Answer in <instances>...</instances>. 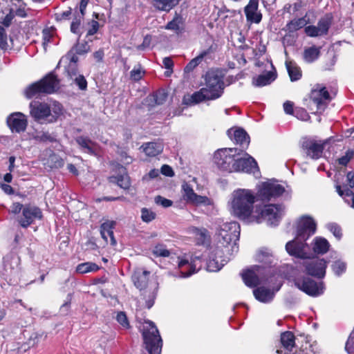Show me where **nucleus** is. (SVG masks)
Listing matches in <instances>:
<instances>
[{"label": "nucleus", "instance_id": "46", "mask_svg": "<svg viewBox=\"0 0 354 354\" xmlns=\"http://www.w3.org/2000/svg\"><path fill=\"white\" fill-rule=\"evenodd\" d=\"M83 18L81 15H76L71 24V31L79 37L81 35L80 26Z\"/></svg>", "mask_w": 354, "mask_h": 354}, {"label": "nucleus", "instance_id": "60", "mask_svg": "<svg viewBox=\"0 0 354 354\" xmlns=\"http://www.w3.org/2000/svg\"><path fill=\"white\" fill-rule=\"evenodd\" d=\"M345 348L348 354H354V329L346 343Z\"/></svg>", "mask_w": 354, "mask_h": 354}, {"label": "nucleus", "instance_id": "5", "mask_svg": "<svg viewBox=\"0 0 354 354\" xmlns=\"http://www.w3.org/2000/svg\"><path fill=\"white\" fill-rule=\"evenodd\" d=\"M149 271L141 269L136 270L132 275L133 284L141 292L148 308L153 306L158 289V283L156 280L149 281Z\"/></svg>", "mask_w": 354, "mask_h": 354}, {"label": "nucleus", "instance_id": "30", "mask_svg": "<svg viewBox=\"0 0 354 354\" xmlns=\"http://www.w3.org/2000/svg\"><path fill=\"white\" fill-rule=\"evenodd\" d=\"M140 148L147 156L154 157L162 151L163 145L160 142H151L144 143Z\"/></svg>", "mask_w": 354, "mask_h": 354}, {"label": "nucleus", "instance_id": "17", "mask_svg": "<svg viewBox=\"0 0 354 354\" xmlns=\"http://www.w3.org/2000/svg\"><path fill=\"white\" fill-rule=\"evenodd\" d=\"M6 123L12 133H20L26 130L28 120L25 114L21 112H14L8 116Z\"/></svg>", "mask_w": 354, "mask_h": 354}, {"label": "nucleus", "instance_id": "36", "mask_svg": "<svg viewBox=\"0 0 354 354\" xmlns=\"http://www.w3.org/2000/svg\"><path fill=\"white\" fill-rule=\"evenodd\" d=\"M100 269V267L96 263L91 261L80 263L75 268V272L80 274H84L89 272H96Z\"/></svg>", "mask_w": 354, "mask_h": 354}, {"label": "nucleus", "instance_id": "43", "mask_svg": "<svg viewBox=\"0 0 354 354\" xmlns=\"http://www.w3.org/2000/svg\"><path fill=\"white\" fill-rule=\"evenodd\" d=\"M156 257H167L170 255V251L167 249L165 245L162 243L156 244L152 250Z\"/></svg>", "mask_w": 354, "mask_h": 354}, {"label": "nucleus", "instance_id": "15", "mask_svg": "<svg viewBox=\"0 0 354 354\" xmlns=\"http://www.w3.org/2000/svg\"><path fill=\"white\" fill-rule=\"evenodd\" d=\"M225 249L217 246L212 252L207 262V270L209 272H217L227 263L229 258L225 255Z\"/></svg>", "mask_w": 354, "mask_h": 354}, {"label": "nucleus", "instance_id": "58", "mask_svg": "<svg viewBox=\"0 0 354 354\" xmlns=\"http://www.w3.org/2000/svg\"><path fill=\"white\" fill-rule=\"evenodd\" d=\"M88 26H89V27H88V29L87 30V34H86L87 37L89 36H92V35H95V33H97L99 30V28H100L99 22L95 20H91L88 23Z\"/></svg>", "mask_w": 354, "mask_h": 354}, {"label": "nucleus", "instance_id": "31", "mask_svg": "<svg viewBox=\"0 0 354 354\" xmlns=\"http://www.w3.org/2000/svg\"><path fill=\"white\" fill-rule=\"evenodd\" d=\"M313 250L317 254H326L330 248V243L324 237L317 236L313 241Z\"/></svg>", "mask_w": 354, "mask_h": 354}, {"label": "nucleus", "instance_id": "56", "mask_svg": "<svg viewBox=\"0 0 354 354\" xmlns=\"http://www.w3.org/2000/svg\"><path fill=\"white\" fill-rule=\"evenodd\" d=\"M66 72L68 75V77L73 80L76 77H77L79 75L78 70H77V64L74 63H69L67 68H66Z\"/></svg>", "mask_w": 354, "mask_h": 354}, {"label": "nucleus", "instance_id": "4", "mask_svg": "<svg viewBox=\"0 0 354 354\" xmlns=\"http://www.w3.org/2000/svg\"><path fill=\"white\" fill-rule=\"evenodd\" d=\"M254 193L247 189H237L232 194L230 208L232 214L241 219H248L253 211L256 201Z\"/></svg>", "mask_w": 354, "mask_h": 354}, {"label": "nucleus", "instance_id": "32", "mask_svg": "<svg viewBox=\"0 0 354 354\" xmlns=\"http://www.w3.org/2000/svg\"><path fill=\"white\" fill-rule=\"evenodd\" d=\"M181 0H153V6L159 11L169 12L178 6Z\"/></svg>", "mask_w": 354, "mask_h": 354}, {"label": "nucleus", "instance_id": "1", "mask_svg": "<svg viewBox=\"0 0 354 354\" xmlns=\"http://www.w3.org/2000/svg\"><path fill=\"white\" fill-rule=\"evenodd\" d=\"M317 230L315 221L310 216H302L297 222V236L288 242L286 250L288 253L297 258H305L308 245L306 241L313 236Z\"/></svg>", "mask_w": 354, "mask_h": 354}, {"label": "nucleus", "instance_id": "50", "mask_svg": "<svg viewBox=\"0 0 354 354\" xmlns=\"http://www.w3.org/2000/svg\"><path fill=\"white\" fill-rule=\"evenodd\" d=\"M55 35V32L53 30L46 28L42 31V37H43V45L44 48L48 45V44L53 41V39Z\"/></svg>", "mask_w": 354, "mask_h": 354}, {"label": "nucleus", "instance_id": "11", "mask_svg": "<svg viewBox=\"0 0 354 354\" xmlns=\"http://www.w3.org/2000/svg\"><path fill=\"white\" fill-rule=\"evenodd\" d=\"M234 172H245L257 175L259 174V169L257 162L252 156L242 150L238 149Z\"/></svg>", "mask_w": 354, "mask_h": 354}, {"label": "nucleus", "instance_id": "41", "mask_svg": "<svg viewBox=\"0 0 354 354\" xmlns=\"http://www.w3.org/2000/svg\"><path fill=\"white\" fill-rule=\"evenodd\" d=\"M335 187L339 195L343 197L346 202H347L349 204L350 200L351 201V207H354V193L349 189L342 190L341 189V186L339 185H337Z\"/></svg>", "mask_w": 354, "mask_h": 354}, {"label": "nucleus", "instance_id": "57", "mask_svg": "<svg viewBox=\"0 0 354 354\" xmlns=\"http://www.w3.org/2000/svg\"><path fill=\"white\" fill-rule=\"evenodd\" d=\"M8 45V35L5 28L0 26V48L1 49H7Z\"/></svg>", "mask_w": 354, "mask_h": 354}, {"label": "nucleus", "instance_id": "62", "mask_svg": "<svg viewBox=\"0 0 354 354\" xmlns=\"http://www.w3.org/2000/svg\"><path fill=\"white\" fill-rule=\"evenodd\" d=\"M75 84L78 86L80 89L85 90L87 87V82L82 75H79L73 79Z\"/></svg>", "mask_w": 354, "mask_h": 354}, {"label": "nucleus", "instance_id": "38", "mask_svg": "<svg viewBox=\"0 0 354 354\" xmlns=\"http://www.w3.org/2000/svg\"><path fill=\"white\" fill-rule=\"evenodd\" d=\"M319 352L316 343L306 342L299 348V351H295V354H317Z\"/></svg>", "mask_w": 354, "mask_h": 354}, {"label": "nucleus", "instance_id": "47", "mask_svg": "<svg viewBox=\"0 0 354 354\" xmlns=\"http://www.w3.org/2000/svg\"><path fill=\"white\" fill-rule=\"evenodd\" d=\"M156 217V214L152 210L143 207L141 209V218L145 223H149L153 221Z\"/></svg>", "mask_w": 354, "mask_h": 354}, {"label": "nucleus", "instance_id": "29", "mask_svg": "<svg viewBox=\"0 0 354 354\" xmlns=\"http://www.w3.org/2000/svg\"><path fill=\"white\" fill-rule=\"evenodd\" d=\"M115 225L114 221H106L103 223L100 226V234L102 237L107 243L109 238L110 239L111 244H115V240L113 235V229Z\"/></svg>", "mask_w": 354, "mask_h": 354}, {"label": "nucleus", "instance_id": "51", "mask_svg": "<svg viewBox=\"0 0 354 354\" xmlns=\"http://www.w3.org/2000/svg\"><path fill=\"white\" fill-rule=\"evenodd\" d=\"M326 227L338 240L341 239L342 236V229L337 224L330 223L327 224Z\"/></svg>", "mask_w": 354, "mask_h": 354}, {"label": "nucleus", "instance_id": "54", "mask_svg": "<svg viewBox=\"0 0 354 354\" xmlns=\"http://www.w3.org/2000/svg\"><path fill=\"white\" fill-rule=\"evenodd\" d=\"M77 54L83 55L90 50V46L86 41L77 44L73 49Z\"/></svg>", "mask_w": 354, "mask_h": 354}, {"label": "nucleus", "instance_id": "63", "mask_svg": "<svg viewBox=\"0 0 354 354\" xmlns=\"http://www.w3.org/2000/svg\"><path fill=\"white\" fill-rule=\"evenodd\" d=\"M24 205L19 202H15L12 204L10 209V212L13 214H18L21 211H23Z\"/></svg>", "mask_w": 354, "mask_h": 354}, {"label": "nucleus", "instance_id": "44", "mask_svg": "<svg viewBox=\"0 0 354 354\" xmlns=\"http://www.w3.org/2000/svg\"><path fill=\"white\" fill-rule=\"evenodd\" d=\"M194 232L199 243L203 244L208 240L209 235L208 231L205 228H194Z\"/></svg>", "mask_w": 354, "mask_h": 354}, {"label": "nucleus", "instance_id": "34", "mask_svg": "<svg viewBox=\"0 0 354 354\" xmlns=\"http://www.w3.org/2000/svg\"><path fill=\"white\" fill-rule=\"evenodd\" d=\"M255 298L261 302H270L274 297V293L263 287L257 288L253 290Z\"/></svg>", "mask_w": 354, "mask_h": 354}, {"label": "nucleus", "instance_id": "7", "mask_svg": "<svg viewBox=\"0 0 354 354\" xmlns=\"http://www.w3.org/2000/svg\"><path fill=\"white\" fill-rule=\"evenodd\" d=\"M142 336L147 353L144 354H160L162 340L159 331L151 321H147L143 326Z\"/></svg>", "mask_w": 354, "mask_h": 354}, {"label": "nucleus", "instance_id": "6", "mask_svg": "<svg viewBox=\"0 0 354 354\" xmlns=\"http://www.w3.org/2000/svg\"><path fill=\"white\" fill-rule=\"evenodd\" d=\"M59 88V80L53 73L41 80L29 85L24 91V95L31 99L41 94H52Z\"/></svg>", "mask_w": 354, "mask_h": 354}, {"label": "nucleus", "instance_id": "12", "mask_svg": "<svg viewBox=\"0 0 354 354\" xmlns=\"http://www.w3.org/2000/svg\"><path fill=\"white\" fill-rule=\"evenodd\" d=\"M294 283L298 289L312 297H317L324 292L323 283H317L308 277H295Z\"/></svg>", "mask_w": 354, "mask_h": 354}, {"label": "nucleus", "instance_id": "53", "mask_svg": "<svg viewBox=\"0 0 354 354\" xmlns=\"http://www.w3.org/2000/svg\"><path fill=\"white\" fill-rule=\"evenodd\" d=\"M14 17V10L13 9H10L8 13H7L4 17H0V23L6 27H9Z\"/></svg>", "mask_w": 354, "mask_h": 354}, {"label": "nucleus", "instance_id": "16", "mask_svg": "<svg viewBox=\"0 0 354 354\" xmlns=\"http://www.w3.org/2000/svg\"><path fill=\"white\" fill-rule=\"evenodd\" d=\"M42 217V212L39 207L27 204L25 205L23 208L22 216L19 220V223L22 227L27 228L32 224L35 220H40Z\"/></svg>", "mask_w": 354, "mask_h": 354}, {"label": "nucleus", "instance_id": "25", "mask_svg": "<svg viewBox=\"0 0 354 354\" xmlns=\"http://www.w3.org/2000/svg\"><path fill=\"white\" fill-rule=\"evenodd\" d=\"M244 12L248 21L259 24L261 21L262 15L259 10L258 0H250L245 7Z\"/></svg>", "mask_w": 354, "mask_h": 354}, {"label": "nucleus", "instance_id": "35", "mask_svg": "<svg viewBox=\"0 0 354 354\" xmlns=\"http://www.w3.org/2000/svg\"><path fill=\"white\" fill-rule=\"evenodd\" d=\"M308 23L309 21L308 19H306V17L294 19L286 24V30L290 32H294L301 29L302 28H305Z\"/></svg>", "mask_w": 354, "mask_h": 354}, {"label": "nucleus", "instance_id": "52", "mask_svg": "<svg viewBox=\"0 0 354 354\" xmlns=\"http://www.w3.org/2000/svg\"><path fill=\"white\" fill-rule=\"evenodd\" d=\"M292 115H294L297 119L302 121H308L310 118L309 114L304 108L295 109V112Z\"/></svg>", "mask_w": 354, "mask_h": 354}, {"label": "nucleus", "instance_id": "22", "mask_svg": "<svg viewBox=\"0 0 354 354\" xmlns=\"http://www.w3.org/2000/svg\"><path fill=\"white\" fill-rule=\"evenodd\" d=\"M281 348L277 350V354H295L293 349L295 348V338L290 331H286L281 335Z\"/></svg>", "mask_w": 354, "mask_h": 354}, {"label": "nucleus", "instance_id": "37", "mask_svg": "<svg viewBox=\"0 0 354 354\" xmlns=\"http://www.w3.org/2000/svg\"><path fill=\"white\" fill-rule=\"evenodd\" d=\"M320 47L315 46L307 48L304 51V59L308 63L313 62L318 59L320 55Z\"/></svg>", "mask_w": 354, "mask_h": 354}, {"label": "nucleus", "instance_id": "49", "mask_svg": "<svg viewBox=\"0 0 354 354\" xmlns=\"http://www.w3.org/2000/svg\"><path fill=\"white\" fill-rule=\"evenodd\" d=\"M207 54L206 51L201 53L199 55L192 59L185 67L186 71H191L196 68Z\"/></svg>", "mask_w": 354, "mask_h": 354}, {"label": "nucleus", "instance_id": "61", "mask_svg": "<svg viewBox=\"0 0 354 354\" xmlns=\"http://www.w3.org/2000/svg\"><path fill=\"white\" fill-rule=\"evenodd\" d=\"M155 203L163 207H171L173 204V202L171 200L165 198L161 196H158L155 198Z\"/></svg>", "mask_w": 354, "mask_h": 354}, {"label": "nucleus", "instance_id": "23", "mask_svg": "<svg viewBox=\"0 0 354 354\" xmlns=\"http://www.w3.org/2000/svg\"><path fill=\"white\" fill-rule=\"evenodd\" d=\"M201 261L199 258L189 263L187 260L180 259L178 261L181 277H187L197 272L201 267Z\"/></svg>", "mask_w": 354, "mask_h": 354}, {"label": "nucleus", "instance_id": "33", "mask_svg": "<svg viewBox=\"0 0 354 354\" xmlns=\"http://www.w3.org/2000/svg\"><path fill=\"white\" fill-rule=\"evenodd\" d=\"M76 141L84 152L90 154L95 153L97 145L89 138L84 136H80L77 138Z\"/></svg>", "mask_w": 354, "mask_h": 354}, {"label": "nucleus", "instance_id": "24", "mask_svg": "<svg viewBox=\"0 0 354 354\" xmlns=\"http://www.w3.org/2000/svg\"><path fill=\"white\" fill-rule=\"evenodd\" d=\"M302 147L306 153L313 159L319 158L323 153L324 143L313 140H308L303 142Z\"/></svg>", "mask_w": 354, "mask_h": 354}, {"label": "nucleus", "instance_id": "21", "mask_svg": "<svg viewBox=\"0 0 354 354\" xmlns=\"http://www.w3.org/2000/svg\"><path fill=\"white\" fill-rule=\"evenodd\" d=\"M182 187L183 190V198L187 203L194 205H210L211 202L209 198L196 194L192 187L187 183H184Z\"/></svg>", "mask_w": 354, "mask_h": 354}, {"label": "nucleus", "instance_id": "3", "mask_svg": "<svg viewBox=\"0 0 354 354\" xmlns=\"http://www.w3.org/2000/svg\"><path fill=\"white\" fill-rule=\"evenodd\" d=\"M30 115L39 124L56 122L64 113V106L57 101L42 102L32 101L29 104Z\"/></svg>", "mask_w": 354, "mask_h": 354}, {"label": "nucleus", "instance_id": "8", "mask_svg": "<svg viewBox=\"0 0 354 354\" xmlns=\"http://www.w3.org/2000/svg\"><path fill=\"white\" fill-rule=\"evenodd\" d=\"M237 155V148L219 149L214 153L213 162L221 171L234 172Z\"/></svg>", "mask_w": 354, "mask_h": 354}, {"label": "nucleus", "instance_id": "55", "mask_svg": "<svg viewBox=\"0 0 354 354\" xmlns=\"http://www.w3.org/2000/svg\"><path fill=\"white\" fill-rule=\"evenodd\" d=\"M145 74V71H142L141 67H134L130 73L131 78L134 81H139L142 79Z\"/></svg>", "mask_w": 354, "mask_h": 354}, {"label": "nucleus", "instance_id": "19", "mask_svg": "<svg viewBox=\"0 0 354 354\" xmlns=\"http://www.w3.org/2000/svg\"><path fill=\"white\" fill-rule=\"evenodd\" d=\"M330 25V19L328 17H323L319 20L317 26L310 25L306 26L304 32L310 37H322L328 34Z\"/></svg>", "mask_w": 354, "mask_h": 354}, {"label": "nucleus", "instance_id": "45", "mask_svg": "<svg viewBox=\"0 0 354 354\" xmlns=\"http://www.w3.org/2000/svg\"><path fill=\"white\" fill-rule=\"evenodd\" d=\"M109 180L113 183L116 180L118 186L123 189H128L130 186L129 178L127 176H120L117 178L112 176L109 178Z\"/></svg>", "mask_w": 354, "mask_h": 354}, {"label": "nucleus", "instance_id": "59", "mask_svg": "<svg viewBox=\"0 0 354 354\" xmlns=\"http://www.w3.org/2000/svg\"><path fill=\"white\" fill-rule=\"evenodd\" d=\"M354 156V152L352 150H348L346 152L345 155L342 156L338 159V162L339 165L346 166L350 162V160L353 158Z\"/></svg>", "mask_w": 354, "mask_h": 354}, {"label": "nucleus", "instance_id": "13", "mask_svg": "<svg viewBox=\"0 0 354 354\" xmlns=\"http://www.w3.org/2000/svg\"><path fill=\"white\" fill-rule=\"evenodd\" d=\"M301 259H304L303 266L308 274L317 278L325 277L327 262L324 259H308L306 252V257Z\"/></svg>", "mask_w": 354, "mask_h": 354}, {"label": "nucleus", "instance_id": "28", "mask_svg": "<svg viewBox=\"0 0 354 354\" xmlns=\"http://www.w3.org/2000/svg\"><path fill=\"white\" fill-rule=\"evenodd\" d=\"M165 28L172 30L178 35L183 32L185 29L183 17L180 15L176 14L173 19L167 24Z\"/></svg>", "mask_w": 354, "mask_h": 354}, {"label": "nucleus", "instance_id": "14", "mask_svg": "<svg viewBox=\"0 0 354 354\" xmlns=\"http://www.w3.org/2000/svg\"><path fill=\"white\" fill-rule=\"evenodd\" d=\"M330 100L326 88L321 84H316L310 93V100L316 104L317 111H324Z\"/></svg>", "mask_w": 354, "mask_h": 354}, {"label": "nucleus", "instance_id": "26", "mask_svg": "<svg viewBox=\"0 0 354 354\" xmlns=\"http://www.w3.org/2000/svg\"><path fill=\"white\" fill-rule=\"evenodd\" d=\"M227 135L234 143L242 147H248L250 144V137L243 129H229Z\"/></svg>", "mask_w": 354, "mask_h": 354}, {"label": "nucleus", "instance_id": "64", "mask_svg": "<svg viewBox=\"0 0 354 354\" xmlns=\"http://www.w3.org/2000/svg\"><path fill=\"white\" fill-rule=\"evenodd\" d=\"M283 110L286 113L292 115L295 112L294 104L290 101H286L283 103Z\"/></svg>", "mask_w": 354, "mask_h": 354}, {"label": "nucleus", "instance_id": "18", "mask_svg": "<svg viewBox=\"0 0 354 354\" xmlns=\"http://www.w3.org/2000/svg\"><path fill=\"white\" fill-rule=\"evenodd\" d=\"M284 191V187L278 183H264L259 189L257 196L262 201H268L272 197L281 196Z\"/></svg>", "mask_w": 354, "mask_h": 354}, {"label": "nucleus", "instance_id": "39", "mask_svg": "<svg viewBox=\"0 0 354 354\" xmlns=\"http://www.w3.org/2000/svg\"><path fill=\"white\" fill-rule=\"evenodd\" d=\"M286 68L291 81H297L301 77V71L295 63L286 62Z\"/></svg>", "mask_w": 354, "mask_h": 354}, {"label": "nucleus", "instance_id": "9", "mask_svg": "<svg viewBox=\"0 0 354 354\" xmlns=\"http://www.w3.org/2000/svg\"><path fill=\"white\" fill-rule=\"evenodd\" d=\"M240 225L236 221L224 223L220 227L218 232V243L217 246L229 251V245H235L239 239Z\"/></svg>", "mask_w": 354, "mask_h": 354}, {"label": "nucleus", "instance_id": "42", "mask_svg": "<svg viewBox=\"0 0 354 354\" xmlns=\"http://www.w3.org/2000/svg\"><path fill=\"white\" fill-rule=\"evenodd\" d=\"M331 268L335 274L339 277L346 272V263L342 260H337L333 263Z\"/></svg>", "mask_w": 354, "mask_h": 354}, {"label": "nucleus", "instance_id": "2", "mask_svg": "<svg viewBox=\"0 0 354 354\" xmlns=\"http://www.w3.org/2000/svg\"><path fill=\"white\" fill-rule=\"evenodd\" d=\"M224 87L223 77L218 71H209L205 74V86L190 95L189 104L216 100L223 95Z\"/></svg>", "mask_w": 354, "mask_h": 354}, {"label": "nucleus", "instance_id": "10", "mask_svg": "<svg viewBox=\"0 0 354 354\" xmlns=\"http://www.w3.org/2000/svg\"><path fill=\"white\" fill-rule=\"evenodd\" d=\"M267 273V267L253 266L242 273V279L246 286L249 287H256L268 281L266 278Z\"/></svg>", "mask_w": 354, "mask_h": 354}, {"label": "nucleus", "instance_id": "40", "mask_svg": "<svg viewBox=\"0 0 354 354\" xmlns=\"http://www.w3.org/2000/svg\"><path fill=\"white\" fill-rule=\"evenodd\" d=\"M256 259L259 262L264 263L268 266L272 263V255L268 250L262 249L257 253Z\"/></svg>", "mask_w": 354, "mask_h": 354}, {"label": "nucleus", "instance_id": "20", "mask_svg": "<svg viewBox=\"0 0 354 354\" xmlns=\"http://www.w3.org/2000/svg\"><path fill=\"white\" fill-rule=\"evenodd\" d=\"M261 218L266 220L269 225H277L283 214L281 206L275 205H266L261 211Z\"/></svg>", "mask_w": 354, "mask_h": 354}, {"label": "nucleus", "instance_id": "48", "mask_svg": "<svg viewBox=\"0 0 354 354\" xmlns=\"http://www.w3.org/2000/svg\"><path fill=\"white\" fill-rule=\"evenodd\" d=\"M115 319L122 328L129 329L130 328L129 319L124 312H118L117 313Z\"/></svg>", "mask_w": 354, "mask_h": 354}, {"label": "nucleus", "instance_id": "27", "mask_svg": "<svg viewBox=\"0 0 354 354\" xmlns=\"http://www.w3.org/2000/svg\"><path fill=\"white\" fill-rule=\"evenodd\" d=\"M271 67L272 68V71H270L266 73L259 75L254 80L253 83L256 86H266L270 84L276 79L277 73L272 64Z\"/></svg>", "mask_w": 354, "mask_h": 354}]
</instances>
